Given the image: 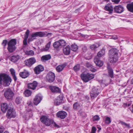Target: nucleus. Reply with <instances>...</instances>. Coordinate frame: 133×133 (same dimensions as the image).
<instances>
[{"label":"nucleus","instance_id":"obj_1","mask_svg":"<svg viewBox=\"0 0 133 133\" xmlns=\"http://www.w3.org/2000/svg\"><path fill=\"white\" fill-rule=\"evenodd\" d=\"M17 42L15 39H11L8 43V41L6 40H4L2 43V45L4 47L8 44L7 49L9 51L12 53L16 49L15 45Z\"/></svg>","mask_w":133,"mask_h":133},{"label":"nucleus","instance_id":"obj_2","mask_svg":"<svg viewBox=\"0 0 133 133\" xmlns=\"http://www.w3.org/2000/svg\"><path fill=\"white\" fill-rule=\"evenodd\" d=\"M118 50L116 48H112L109 51V60L112 63H114L118 60Z\"/></svg>","mask_w":133,"mask_h":133},{"label":"nucleus","instance_id":"obj_3","mask_svg":"<svg viewBox=\"0 0 133 133\" xmlns=\"http://www.w3.org/2000/svg\"><path fill=\"white\" fill-rule=\"evenodd\" d=\"M11 79L10 76L5 74H0V84L2 82L5 86L9 85L11 82Z\"/></svg>","mask_w":133,"mask_h":133},{"label":"nucleus","instance_id":"obj_4","mask_svg":"<svg viewBox=\"0 0 133 133\" xmlns=\"http://www.w3.org/2000/svg\"><path fill=\"white\" fill-rule=\"evenodd\" d=\"M27 104L28 105V108L26 109V116H24L23 115V117L26 120L28 119V116L29 117H31L32 116V109L34 108L32 105V104L30 101H28Z\"/></svg>","mask_w":133,"mask_h":133},{"label":"nucleus","instance_id":"obj_5","mask_svg":"<svg viewBox=\"0 0 133 133\" xmlns=\"http://www.w3.org/2000/svg\"><path fill=\"white\" fill-rule=\"evenodd\" d=\"M100 88L99 87L93 86L90 92V96L92 99L96 97L99 94Z\"/></svg>","mask_w":133,"mask_h":133},{"label":"nucleus","instance_id":"obj_6","mask_svg":"<svg viewBox=\"0 0 133 133\" xmlns=\"http://www.w3.org/2000/svg\"><path fill=\"white\" fill-rule=\"evenodd\" d=\"M81 76L82 79L84 82H87L93 79L94 77L93 74L87 73V74H82Z\"/></svg>","mask_w":133,"mask_h":133},{"label":"nucleus","instance_id":"obj_7","mask_svg":"<svg viewBox=\"0 0 133 133\" xmlns=\"http://www.w3.org/2000/svg\"><path fill=\"white\" fill-rule=\"evenodd\" d=\"M4 94L5 98L8 101L12 100L14 95V92L10 88L6 89Z\"/></svg>","mask_w":133,"mask_h":133},{"label":"nucleus","instance_id":"obj_8","mask_svg":"<svg viewBox=\"0 0 133 133\" xmlns=\"http://www.w3.org/2000/svg\"><path fill=\"white\" fill-rule=\"evenodd\" d=\"M41 121L46 125L49 126L52 122V120L49 119L46 116H43L40 118Z\"/></svg>","mask_w":133,"mask_h":133},{"label":"nucleus","instance_id":"obj_9","mask_svg":"<svg viewBox=\"0 0 133 133\" xmlns=\"http://www.w3.org/2000/svg\"><path fill=\"white\" fill-rule=\"evenodd\" d=\"M16 116V112L12 108H9L6 113V116L8 118H14Z\"/></svg>","mask_w":133,"mask_h":133},{"label":"nucleus","instance_id":"obj_10","mask_svg":"<svg viewBox=\"0 0 133 133\" xmlns=\"http://www.w3.org/2000/svg\"><path fill=\"white\" fill-rule=\"evenodd\" d=\"M47 80L50 83L54 82L55 79V74L52 72H49L48 74L46 76Z\"/></svg>","mask_w":133,"mask_h":133},{"label":"nucleus","instance_id":"obj_11","mask_svg":"<svg viewBox=\"0 0 133 133\" xmlns=\"http://www.w3.org/2000/svg\"><path fill=\"white\" fill-rule=\"evenodd\" d=\"M42 99V95L39 94L37 95L34 99L33 102L35 105H37L39 104Z\"/></svg>","mask_w":133,"mask_h":133},{"label":"nucleus","instance_id":"obj_12","mask_svg":"<svg viewBox=\"0 0 133 133\" xmlns=\"http://www.w3.org/2000/svg\"><path fill=\"white\" fill-rule=\"evenodd\" d=\"M36 62L35 58L34 57H31L29 59L26 60L25 62V64L26 65L30 67Z\"/></svg>","mask_w":133,"mask_h":133},{"label":"nucleus","instance_id":"obj_13","mask_svg":"<svg viewBox=\"0 0 133 133\" xmlns=\"http://www.w3.org/2000/svg\"><path fill=\"white\" fill-rule=\"evenodd\" d=\"M63 96L62 95H60L57 97V98L55 99L54 102V104L55 105H59L63 103Z\"/></svg>","mask_w":133,"mask_h":133},{"label":"nucleus","instance_id":"obj_14","mask_svg":"<svg viewBox=\"0 0 133 133\" xmlns=\"http://www.w3.org/2000/svg\"><path fill=\"white\" fill-rule=\"evenodd\" d=\"M44 70L43 67L41 65H39L34 68V71L35 73L37 74H39Z\"/></svg>","mask_w":133,"mask_h":133},{"label":"nucleus","instance_id":"obj_15","mask_svg":"<svg viewBox=\"0 0 133 133\" xmlns=\"http://www.w3.org/2000/svg\"><path fill=\"white\" fill-rule=\"evenodd\" d=\"M38 84L36 81H34L32 83H29L28 84V87L29 89L34 90L37 87Z\"/></svg>","mask_w":133,"mask_h":133},{"label":"nucleus","instance_id":"obj_16","mask_svg":"<svg viewBox=\"0 0 133 133\" xmlns=\"http://www.w3.org/2000/svg\"><path fill=\"white\" fill-rule=\"evenodd\" d=\"M57 116L61 119L65 118L66 116L67 113L64 111H61L58 112L57 114Z\"/></svg>","mask_w":133,"mask_h":133},{"label":"nucleus","instance_id":"obj_17","mask_svg":"<svg viewBox=\"0 0 133 133\" xmlns=\"http://www.w3.org/2000/svg\"><path fill=\"white\" fill-rule=\"evenodd\" d=\"M8 105L5 103H2L1 104V109L3 113L6 112L7 109H8Z\"/></svg>","mask_w":133,"mask_h":133},{"label":"nucleus","instance_id":"obj_18","mask_svg":"<svg viewBox=\"0 0 133 133\" xmlns=\"http://www.w3.org/2000/svg\"><path fill=\"white\" fill-rule=\"evenodd\" d=\"M114 10L115 12L118 13H121L124 11L123 7L120 5L115 6L114 8Z\"/></svg>","mask_w":133,"mask_h":133},{"label":"nucleus","instance_id":"obj_19","mask_svg":"<svg viewBox=\"0 0 133 133\" xmlns=\"http://www.w3.org/2000/svg\"><path fill=\"white\" fill-rule=\"evenodd\" d=\"M66 65V63H64L63 64L59 65L56 67V70L58 72H60L63 70Z\"/></svg>","mask_w":133,"mask_h":133},{"label":"nucleus","instance_id":"obj_20","mask_svg":"<svg viewBox=\"0 0 133 133\" xmlns=\"http://www.w3.org/2000/svg\"><path fill=\"white\" fill-rule=\"evenodd\" d=\"M63 51L64 54L66 55H69L70 52V46L68 45L63 48Z\"/></svg>","mask_w":133,"mask_h":133},{"label":"nucleus","instance_id":"obj_21","mask_svg":"<svg viewBox=\"0 0 133 133\" xmlns=\"http://www.w3.org/2000/svg\"><path fill=\"white\" fill-rule=\"evenodd\" d=\"M119 123L120 124L122 125L124 129L125 128L129 129L131 128L129 124L126 123L123 121H120L119 122Z\"/></svg>","mask_w":133,"mask_h":133},{"label":"nucleus","instance_id":"obj_22","mask_svg":"<svg viewBox=\"0 0 133 133\" xmlns=\"http://www.w3.org/2000/svg\"><path fill=\"white\" fill-rule=\"evenodd\" d=\"M95 63L97 66L101 67L103 65V62L100 60L99 58H95L94 60Z\"/></svg>","mask_w":133,"mask_h":133},{"label":"nucleus","instance_id":"obj_23","mask_svg":"<svg viewBox=\"0 0 133 133\" xmlns=\"http://www.w3.org/2000/svg\"><path fill=\"white\" fill-rule=\"evenodd\" d=\"M29 75V72L25 70H24V71L20 72L19 73L20 77L24 78L27 77Z\"/></svg>","mask_w":133,"mask_h":133},{"label":"nucleus","instance_id":"obj_24","mask_svg":"<svg viewBox=\"0 0 133 133\" xmlns=\"http://www.w3.org/2000/svg\"><path fill=\"white\" fill-rule=\"evenodd\" d=\"M20 59L19 56L18 55H13L10 58V60L14 63H15Z\"/></svg>","mask_w":133,"mask_h":133},{"label":"nucleus","instance_id":"obj_25","mask_svg":"<svg viewBox=\"0 0 133 133\" xmlns=\"http://www.w3.org/2000/svg\"><path fill=\"white\" fill-rule=\"evenodd\" d=\"M104 9L109 11V14H111L112 13L113 8L110 4H108L106 5L104 7Z\"/></svg>","mask_w":133,"mask_h":133},{"label":"nucleus","instance_id":"obj_26","mask_svg":"<svg viewBox=\"0 0 133 133\" xmlns=\"http://www.w3.org/2000/svg\"><path fill=\"white\" fill-rule=\"evenodd\" d=\"M50 89L51 91L53 92L58 93L60 91L59 89L56 87L51 86L50 87Z\"/></svg>","mask_w":133,"mask_h":133},{"label":"nucleus","instance_id":"obj_27","mask_svg":"<svg viewBox=\"0 0 133 133\" xmlns=\"http://www.w3.org/2000/svg\"><path fill=\"white\" fill-rule=\"evenodd\" d=\"M37 32L33 33L28 38V41H33L34 39L36 38V37H37Z\"/></svg>","mask_w":133,"mask_h":133},{"label":"nucleus","instance_id":"obj_28","mask_svg":"<svg viewBox=\"0 0 133 133\" xmlns=\"http://www.w3.org/2000/svg\"><path fill=\"white\" fill-rule=\"evenodd\" d=\"M107 68L108 69V75L111 78H114V72L113 69L109 66H108Z\"/></svg>","mask_w":133,"mask_h":133},{"label":"nucleus","instance_id":"obj_29","mask_svg":"<svg viewBox=\"0 0 133 133\" xmlns=\"http://www.w3.org/2000/svg\"><path fill=\"white\" fill-rule=\"evenodd\" d=\"M127 7L129 11L133 12V2L130 4H128Z\"/></svg>","mask_w":133,"mask_h":133},{"label":"nucleus","instance_id":"obj_30","mask_svg":"<svg viewBox=\"0 0 133 133\" xmlns=\"http://www.w3.org/2000/svg\"><path fill=\"white\" fill-rule=\"evenodd\" d=\"M10 71L13 77V78L14 81H16L17 79V78L16 76L15 72V70L13 68H11L10 70Z\"/></svg>","mask_w":133,"mask_h":133},{"label":"nucleus","instance_id":"obj_31","mask_svg":"<svg viewBox=\"0 0 133 133\" xmlns=\"http://www.w3.org/2000/svg\"><path fill=\"white\" fill-rule=\"evenodd\" d=\"M51 58V56L49 55H47L42 56L41 57V60L42 61H47Z\"/></svg>","mask_w":133,"mask_h":133},{"label":"nucleus","instance_id":"obj_32","mask_svg":"<svg viewBox=\"0 0 133 133\" xmlns=\"http://www.w3.org/2000/svg\"><path fill=\"white\" fill-rule=\"evenodd\" d=\"M32 93L31 91L28 89H27L24 92V94L25 96L28 97L31 95Z\"/></svg>","mask_w":133,"mask_h":133},{"label":"nucleus","instance_id":"obj_33","mask_svg":"<svg viewBox=\"0 0 133 133\" xmlns=\"http://www.w3.org/2000/svg\"><path fill=\"white\" fill-rule=\"evenodd\" d=\"M103 119L106 124H109L111 122L110 118L107 116H105L104 118Z\"/></svg>","mask_w":133,"mask_h":133},{"label":"nucleus","instance_id":"obj_34","mask_svg":"<svg viewBox=\"0 0 133 133\" xmlns=\"http://www.w3.org/2000/svg\"><path fill=\"white\" fill-rule=\"evenodd\" d=\"M105 53V50L103 49L97 54V56L99 57H102L104 55Z\"/></svg>","mask_w":133,"mask_h":133},{"label":"nucleus","instance_id":"obj_35","mask_svg":"<svg viewBox=\"0 0 133 133\" xmlns=\"http://www.w3.org/2000/svg\"><path fill=\"white\" fill-rule=\"evenodd\" d=\"M15 101L17 104H20L22 101V97L21 96H18L16 98Z\"/></svg>","mask_w":133,"mask_h":133},{"label":"nucleus","instance_id":"obj_36","mask_svg":"<svg viewBox=\"0 0 133 133\" xmlns=\"http://www.w3.org/2000/svg\"><path fill=\"white\" fill-rule=\"evenodd\" d=\"M38 37H43L44 36L46 35V32L42 31L37 32Z\"/></svg>","mask_w":133,"mask_h":133},{"label":"nucleus","instance_id":"obj_37","mask_svg":"<svg viewBox=\"0 0 133 133\" xmlns=\"http://www.w3.org/2000/svg\"><path fill=\"white\" fill-rule=\"evenodd\" d=\"M51 42H49L46 45L45 48L43 49V51H47L49 49Z\"/></svg>","mask_w":133,"mask_h":133},{"label":"nucleus","instance_id":"obj_38","mask_svg":"<svg viewBox=\"0 0 133 133\" xmlns=\"http://www.w3.org/2000/svg\"><path fill=\"white\" fill-rule=\"evenodd\" d=\"M25 52L26 55L31 56H33L34 54V51L32 50L26 51Z\"/></svg>","mask_w":133,"mask_h":133},{"label":"nucleus","instance_id":"obj_39","mask_svg":"<svg viewBox=\"0 0 133 133\" xmlns=\"http://www.w3.org/2000/svg\"><path fill=\"white\" fill-rule=\"evenodd\" d=\"M99 46V45L98 43H95L91 45L90 48L92 50H94Z\"/></svg>","mask_w":133,"mask_h":133},{"label":"nucleus","instance_id":"obj_40","mask_svg":"<svg viewBox=\"0 0 133 133\" xmlns=\"http://www.w3.org/2000/svg\"><path fill=\"white\" fill-rule=\"evenodd\" d=\"M71 49L74 51H76L78 49V46L77 45L74 44L71 45Z\"/></svg>","mask_w":133,"mask_h":133},{"label":"nucleus","instance_id":"obj_41","mask_svg":"<svg viewBox=\"0 0 133 133\" xmlns=\"http://www.w3.org/2000/svg\"><path fill=\"white\" fill-rule=\"evenodd\" d=\"M53 46L55 48H58L61 46L58 41H57L54 43Z\"/></svg>","mask_w":133,"mask_h":133},{"label":"nucleus","instance_id":"obj_42","mask_svg":"<svg viewBox=\"0 0 133 133\" xmlns=\"http://www.w3.org/2000/svg\"><path fill=\"white\" fill-rule=\"evenodd\" d=\"M73 106L74 109H77L79 107L80 105L78 102H76L73 104Z\"/></svg>","mask_w":133,"mask_h":133},{"label":"nucleus","instance_id":"obj_43","mask_svg":"<svg viewBox=\"0 0 133 133\" xmlns=\"http://www.w3.org/2000/svg\"><path fill=\"white\" fill-rule=\"evenodd\" d=\"M59 43V44L61 46H62L66 45V42L63 40H60L58 41Z\"/></svg>","mask_w":133,"mask_h":133},{"label":"nucleus","instance_id":"obj_44","mask_svg":"<svg viewBox=\"0 0 133 133\" xmlns=\"http://www.w3.org/2000/svg\"><path fill=\"white\" fill-rule=\"evenodd\" d=\"M30 31L29 30L27 29L26 32L24 36V39H27L28 37Z\"/></svg>","mask_w":133,"mask_h":133},{"label":"nucleus","instance_id":"obj_45","mask_svg":"<svg viewBox=\"0 0 133 133\" xmlns=\"http://www.w3.org/2000/svg\"><path fill=\"white\" fill-rule=\"evenodd\" d=\"M80 67V65L79 64H77L74 67V70L76 72L77 71L79 70Z\"/></svg>","mask_w":133,"mask_h":133},{"label":"nucleus","instance_id":"obj_46","mask_svg":"<svg viewBox=\"0 0 133 133\" xmlns=\"http://www.w3.org/2000/svg\"><path fill=\"white\" fill-rule=\"evenodd\" d=\"M93 119L94 121H98L99 119L100 118L98 115H96L93 117Z\"/></svg>","mask_w":133,"mask_h":133},{"label":"nucleus","instance_id":"obj_47","mask_svg":"<svg viewBox=\"0 0 133 133\" xmlns=\"http://www.w3.org/2000/svg\"><path fill=\"white\" fill-rule=\"evenodd\" d=\"M67 98L69 102H71L73 101V96L72 95H71L69 97L68 96H67Z\"/></svg>","mask_w":133,"mask_h":133},{"label":"nucleus","instance_id":"obj_48","mask_svg":"<svg viewBox=\"0 0 133 133\" xmlns=\"http://www.w3.org/2000/svg\"><path fill=\"white\" fill-rule=\"evenodd\" d=\"M89 69L92 72H95L96 70L94 68V66L92 65L90 67Z\"/></svg>","mask_w":133,"mask_h":133},{"label":"nucleus","instance_id":"obj_49","mask_svg":"<svg viewBox=\"0 0 133 133\" xmlns=\"http://www.w3.org/2000/svg\"><path fill=\"white\" fill-rule=\"evenodd\" d=\"M96 130V128L95 127H93L92 128L91 130V133H95Z\"/></svg>","mask_w":133,"mask_h":133},{"label":"nucleus","instance_id":"obj_50","mask_svg":"<svg viewBox=\"0 0 133 133\" xmlns=\"http://www.w3.org/2000/svg\"><path fill=\"white\" fill-rule=\"evenodd\" d=\"M110 39H117L118 38V37L116 35H114L111 37Z\"/></svg>","mask_w":133,"mask_h":133},{"label":"nucleus","instance_id":"obj_51","mask_svg":"<svg viewBox=\"0 0 133 133\" xmlns=\"http://www.w3.org/2000/svg\"><path fill=\"white\" fill-rule=\"evenodd\" d=\"M92 65H91V64H90V63H88V62L86 64V66L87 68H89Z\"/></svg>","mask_w":133,"mask_h":133},{"label":"nucleus","instance_id":"obj_52","mask_svg":"<svg viewBox=\"0 0 133 133\" xmlns=\"http://www.w3.org/2000/svg\"><path fill=\"white\" fill-rule=\"evenodd\" d=\"M27 39H24L23 41V45H27Z\"/></svg>","mask_w":133,"mask_h":133},{"label":"nucleus","instance_id":"obj_53","mask_svg":"<svg viewBox=\"0 0 133 133\" xmlns=\"http://www.w3.org/2000/svg\"><path fill=\"white\" fill-rule=\"evenodd\" d=\"M120 0H112V2L116 4H118L120 1Z\"/></svg>","mask_w":133,"mask_h":133},{"label":"nucleus","instance_id":"obj_54","mask_svg":"<svg viewBox=\"0 0 133 133\" xmlns=\"http://www.w3.org/2000/svg\"><path fill=\"white\" fill-rule=\"evenodd\" d=\"M52 123L53 125L56 127H57V128H59V126L57 125L56 123L54 122V121H52Z\"/></svg>","mask_w":133,"mask_h":133},{"label":"nucleus","instance_id":"obj_55","mask_svg":"<svg viewBox=\"0 0 133 133\" xmlns=\"http://www.w3.org/2000/svg\"><path fill=\"white\" fill-rule=\"evenodd\" d=\"M52 123L53 125L56 127H57V128H59V126L57 125L56 123L54 122V121H52Z\"/></svg>","mask_w":133,"mask_h":133},{"label":"nucleus","instance_id":"obj_56","mask_svg":"<svg viewBox=\"0 0 133 133\" xmlns=\"http://www.w3.org/2000/svg\"><path fill=\"white\" fill-rule=\"evenodd\" d=\"M129 104H127V103H124L123 104V106L124 107H129Z\"/></svg>","mask_w":133,"mask_h":133},{"label":"nucleus","instance_id":"obj_57","mask_svg":"<svg viewBox=\"0 0 133 133\" xmlns=\"http://www.w3.org/2000/svg\"><path fill=\"white\" fill-rule=\"evenodd\" d=\"M83 50L85 52L87 50V48L85 46H84L83 48Z\"/></svg>","mask_w":133,"mask_h":133},{"label":"nucleus","instance_id":"obj_58","mask_svg":"<svg viewBox=\"0 0 133 133\" xmlns=\"http://www.w3.org/2000/svg\"><path fill=\"white\" fill-rule=\"evenodd\" d=\"M3 131V129L0 128V133H2Z\"/></svg>","mask_w":133,"mask_h":133},{"label":"nucleus","instance_id":"obj_59","mask_svg":"<svg viewBox=\"0 0 133 133\" xmlns=\"http://www.w3.org/2000/svg\"><path fill=\"white\" fill-rule=\"evenodd\" d=\"M130 133H133V129L130 130L129 131Z\"/></svg>","mask_w":133,"mask_h":133},{"label":"nucleus","instance_id":"obj_60","mask_svg":"<svg viewBox=\"0 0 133 133\" xmlns=\"http://www.w3.org/2000/svg\"><path fill=\"white\" fill-rule=\"evenodd\" d=\"M97 128L99 130H100L101 129V128L100 127H98Z\"/></svg>","mask_w":133,"mask_h":133},{"label":"nucleus","instance_id":"obj_61","mask_svg":"<svg viewBox=\"0 0 133 133\" xmlns=\"http://www.w3.org/2000/svg\"><path fill=\"white\" fill-rule=\"evenodd\" d=\"M131 84H133V78L131 80Z\"/></svg>","mask_w":133,"mask_h":133},{"label":"nucleus","instance_id":"obj_62","mask_svg":"<svg viewBox=\"0 0 133 133\" xmlns=\"http://www.w3.org/2000/svg\"><path fill=\"white\" fill-rule=\"evenodd\" d=\"M4 133H9L8 131H5L4 132Z\"/></svg>","mask_w":133,"mask_h":133},{"label":"nucleus","instance_id":"obj_63","mask_svg":"<svg viewBox=\"0 0 133 133\" xmlns=\"http://www.w3.org/2000/svg\"><path fill=\"white\" fill-rule=\"evenodd\" d=\"M104 0L105 1H106L107 2H108L109 1V0Z\"/></svg>","mask_w":133,"mask_h":133},{"label":"nucleus","instance_id":"obj_64","mask_svg":"<svg viewBox=\"0 0 133 133\" xmlns=\"http://www.w3.org/2000/svg\"><path fill=\"white\" fill-rule=\"evenodd\" d=\"M131 111L132 113H133V107L132 108V109Z\"/></svg>","mask_w":133,"mask_h":133}]
</instances>
